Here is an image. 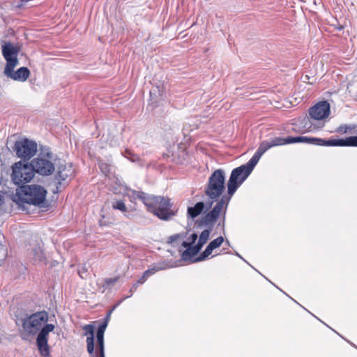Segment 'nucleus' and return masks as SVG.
Listing matches in <instances>:
<instances>
[{
	"instance_id": "obj_26",
	"label": "nucleus",
	"mask_w": 357,
	"mask_h": 357,
	"mask_svg": "<svg viewBox=\"0 0 357 357\" xmlns=\"http://www.w3.org/2000/svg\"><path fill=\"white\" fill-rule=\"evenodd\" d=\"M211 230L212 229L207 228L200 234L197 245L201 249L208 240Z\"/></svg>"
},
{
	"instance_id": "obj_7",
	"label": "nucleus",
	"mask_w": 357,
	"mask_h": 357,
	"mask_svg": "<svg viewBox=\"0 0 357 357\" xmlns=\"http://www.w3.org/2000/svg\"><path fill=\"white\" fill-rule=\"evenodd\" d=\"M35 173L31 162L24 163L19 161L13 166L12 180L17 185H24L31 181Z\"/></svg>"
},
{
	"instance_id": "obj_17",
	"label": "nucleus",
	"mask_w": 357,
	"mask_h": 357,
	"mask_svg": "<svg viewBox=\"0 0 357 357\" xmlns=\"http://www.w3.org/2000/svg\"><path fill=\"white\" fill-rule=\"evenodd\" d=\"M22 324V334L29 337L36 334L38 331L36 327V324L31 317V315L20 319Z\"/></svg>"
},
{
	"instance_id": "obj_10",
	"label": "nucleus",
	"mask_w": 357,
	"mask_h": 357,
	"mask_svg": "<svg viewBox=\"0 0 357 357\" xmlns=\"http://www.w3.org/2000/svg\"><path fill=\"white\" fill-rule=\"evenodd\" d=\"M15 151L17 157L24 160H29L37 151V144L28 139L17 141L15 143Z\"/></svg>"
},
{
	"instance_id": "obj_24",
	"label": "nucleus",
	"mask_w": 357,
	"mask_h": 357,
	"mask_svg": "<svg viewBox=\"0 0 357 357\" xmlns=\"http://www.w3.org/2000/svg\"><path fill=\"white\" fill-rule=\"evenodd\" d=\"M317 146H345L344 139H324L317 138Z\"/></svg>"
},
{
	"instance_id": "obj_28",
	"label": "nucleus",
	"mask_w": 357,
	"mask_h": 357,
	"mask_svg": "<svg viewBox=\"0 0 357 357\" xmlns=\"http://www.w3.org/2000/svg\"><path fill=\"white\" fill-rule=\"evenodd\" d=\"M227 208H225V209H223L222 213L219 218L220 221L218 223V227H220L223 234L225 233V225H226V213H227Z\"/></svg>"
},
{
	"instance_id": "obj_2",
	"label": "nucleus",
	"mask_w": 357,
	"mask_h": 357,
	"mask_svg": "<svg viewBox=\"0 0 357 357\" xmlns=\"http://www.w3.org/2000/svg\"><path fill=\"white\" fill-rule=\"evenodd\" d=\"M47 190L39 185H22L17 190L13 201L20 205L23 203L40 206L45 202Z\"/></svg>"
},
{
	"instance_id": "obj_27",
	"label": "nucleus",
	"mask_w": 357,
	"mask_h": 357,
	"mask_svg": "<svg viewBox=\"0 0 357 357\" xmlns=\"http://www.w3.org/2000/svg\"><path fill=\"white\" fill-rule=\"evenodd\" d=\"M162 269V268L160 267H153L145 271L142 277L139 278V282L144 283L149 276L155 274L157 271Z\"/></svg>"
},
{
	"instance_id": "obj_40",
	"label": "nucleus",
	"mask_w": 357,
	"mask_h": 357,
	"mask_svg": "<svg viewBox=\"0 0 357 357\" xmlns=\"http://www.w3.org/2000/svg\"><path fill=\"white\" fill-rule=\"evenodd\" d=\"M124 299H126V298H125V297H124L122 300L119 301V302L118 303H116V305L112 307V310H114L115 308H116V307H117V306H118L119 305H120V303H121Z\"/></svg>"
},
{
	"instance_id": "obj_6",
	"label": "nucleus",
	"mask_w": 357,
	"mask_h": 357,
	"mask_svg": "<svg viewBox=\"0 0 357 357\" xmlns=\"http://www.w3.org/2000/svg\"><path fill=\"white\" fill-rule=\"evenodd\" d=\"M52 159L53 155L49 148L41 149L38 157L31 161L36 173L43 176L50 175L55 169Z\"/></svg>"
},
{
	"instance_id": "obj_5",
	"label": "nucleus",
	"mask_w": 357,
	"mask_h": 357,
	"mask_svg": "<svg viewBox=\"0 0 357 357\" xmlns=\"http://www.w3.org/2000/svg\"><path fill=\"white\" fill-rule=\"evenodd\" d=\"M229 202V197H227V195L222 196L211 210L205 212L202 215L199 221V225L212 229L218 222L223 209L228 207Z\"/></svg>"
},
{
	"instance_id": "obj_36",
	"label": "nucleus",
	"mask_w": 357,
	"mask_h": 357,
	"mask_svg": "<svg viewBox=\"0 0 357 357\" xmlns=\"http://www.w3.org/2000/svg\"><path fill=\"white\" fill-rule=\"evenodd\" d=\"M352 128L351 126H348L347 125H342L339 126L336 131L340 133H347L349 130H351Z\"/></svg>"
},
{
	"instance_id": "obj_16",
	"label": "nucleus",
	"mask_w": 357,
	"mask_h": 357,
	"mask_svg": "<svg viewBox=\"0 0 357 357\" xmlns=\"http://www.w3.org/2000/svg\"><path fill=\"white\" fill-rule=\"evenodd\" d=\"M224 241L225 239L222 236H219L213 240L206 246L204 251L196 259L193 260V261H201L204 260L212 253L213 250L219 248Z\"/></svg>"
},
{
	"instance_id": "obj_31",
	"label": "nucleus",
	"mask_w": 357,
	"mask_h": 357,
	"mask_svg": "<svg viewBox=\"0 0 357 357\" xmlns=\"http://www.w3.org/2000/svg\"><path fill=\"white\" fill-rule=\"evenodd\" d=\"M122 154L125 158H127L128 159L130 160L132 162L137 161L139 159V158L137 155L134 154L131 151H130L128 149L125 150V151Z\"/></svg>"
},
{
	"instance_id": "obj_44",
	"label": "nucleus",
	"mask_w": 357,
	"mask_h": 357,
	"mask_svg": "<svg viewBox=\"0 0 357 357\" xmlns=\"http://www.w3.org/2000/svg\"><path fill=\"white\" fill-rule=\"evenodd\" d=\"M227 245H229V242L228 240L226 241Z\"/></svg>"
},
{
	"instance_id": "obj_13",
	"label": "nucleus",
	"mask_w": 357,
	"mask_h": 357,
	"mask_svg": "<svg viewBox=\"0 0 357 357\" xmlns=\"http://www.w3.org/2000/svg\"><path fill=\"white\" fill-rule=\"evenodd\" d=\"M310 117L314 120H321L330 114V105L326 101L319 102L309 110Z\"/></svg>"
},
{
	"instance_id": "obj_35",
	"label": "nucleus",
	"mask_w": 357,
	"mask_h": 357,
	"mask_svg": "<svg viewBox=\"0 0 357 357\" xmlns=\"http://www.w3.org/2000/svg\"><path fill=\"white\" fill-rule=\"evenodd\" d=\"M143 283L139 282V279L135 283L130 289V295L125 297V298H130L132 296V294L137 290L139 285L142 284Z\"/></svg>"
},
{
	"instance_id": "obj_15",
	"label": "nucleus",
	"mask_w": 357,
	"mask_h": 357,
	"mask_svg": "<svg viewBox=\"0 0 357 357\" xmlns=\"http://www.w3.org/2000/svg\"><path fill=\"white\" fill-rule=\"evenodd\" d=\"M28 257L35 264H45L46 257L39 244H34L28 253Z\"/></svg>"
},
{
	"instance_id": "obj_34",
	"label": "nucleus",
	"mask_w": 357,
	"mask_h": 357,
	"mask_svg": "<svg viewBox=\"0 0 357 357\" xmlns=\"http://www.w3.org/2000/svg\"><path fill=\"white\" fill-rule=\"evenodd\" d=\"M185 234L184 233L176 234L172 235L169 237L168 243H173L177 241L178 240H179L180 238H185Z\"/></svg>"
},
{
	"instance_id": "obj_18",
	"label": "nucleus",
	"mask_w": 357,
	"mask_h": 357,
	"mask_svg": "<svg viewBox=\"0 0 357 357\" xmlns=\"http://www.w3.org/2000/svg\"><path fill=\"white\" fill-rule=\"evenodd\" d=\"M281 145H284V138L275 137L271 141H263L257 151L262 155L270 148Z\"/></svg>"
},
{
	"instance_id": "obj_14",
	"label": "nucleus",
	"mask_w": 357,
	"mask_h": 357,
	"mask_svg": "<svg viewBox=\"0 0 357 357\" xmlns=\"http://www.w3.org/2000/svg\"><path fill=\"white\" fill-rule=\"evenodd\" d=\"M107 328V321H105L102 324H101L98 328L96 333V339L98 343V352H96L91 355V357H105V346H104V333L105 329Z\"/></svg>"
},
{
	"instance_id": "obj_41",
	"label": "nucleus",
	"mask_w": 357,
	"mask_h": 357,
	"mask_svg": "<svg viewBox=\"0 0 357 357\" xmlns=\"http://www.w3.org/2000/svg\"><path fill=\"white\" fill-rule=\"evenodd\" d=\"M124 299H126V298H125V297H124L122 300L119 301V302L118 303H116V305L112 307V310H114L115 308H116V307H117V306H118L119 305H120V303H121Z\"/></svg>"
},
{
	"instance_id": "obj_25",
	"label": "nucleus",
	"mask_w": 357,
	"mask_h": 357,
	"mask_svg": "<svg viewBox=\"0 0 357 357\" xmlns=\"http://www.w3.org/2000/svg\"><path fill=\"white\" fill-rule=\"evenodd\" d=\"M261 157V155L257 151H256L253 156L250 158V160L246 164L243 165L245 166L246 169L248 171H250V172H252Z\"/></svg>"
},
{
	"instance_id": "obj_11",
	"label": "nucleus",
	"mask_w": 357,
	"mask_h": 357,
	"mask_svg": "<svg viewBox=\"0 0 357 357\" xmlns=\"http://www.w3.org/2000/svg\"><path fill=\"white\" fill-rule=\"evenodd\" d=\"M20 47L9 41L1 42L2 54L6 61V66L18 65L17 56L20 52Z\"/></svg>"
},
{
	"instance_id": "obj_33",
	"label": "nucleus",
	"mask_w": 357,
	"mask_h": 357,
	"mask_svg": "<svg viewBox=\"0 0 357 357\" xmlns=\"http://www.w3.org/2000/svg\"><path fill=\"white\" fill-rule=\"evenodd\" d=\"M345 146H357V136L349 137L344 139Z\"/></svg>"
},
{
	"instance_id": "obj_37",
	"label": "nucleus",
	"mask_w": 357,
	"mask_h": 357,
	"mask_svg": "<svg viewBox=\"0 0 357 357\" xmlns=\"http://www.w3.org/2000/svg\"><path fill=\"white\" fill-rule=\"evenodd\" d=\"M310 123V119L307 116H305L301 122V125H303V127L307 130H309L311 128V126H307Z\"/></svg>"
},
{
	"instance_id": "obj_39",
	"label": "nucleus",
	"mask_w": 357,
	"mask_h": 357,
	"mask_svg": "<svg viewBox=\"0 0 357 357\" xmlns=\"http://www.w3.org/2000/svg\"><path fill=\"white\" fill-rule=\"evenodd\" d=\"M112 312H113V310H110L108 312V313H107V316H106V317H105V321H107H107H108V320L109 319L110 316H111V314L112 313Z\"/></svg>"
},
{
	"instance_id": "obj_20",
	"label": "nucleus",
	"mask_w": 357,
	"mask_h": 357,
	"mask_svg": "<svg viewBox=\"0 0 357 357\" xmlns=\"http://www.w3.org/2000/svg\"><path fill=\"white\" fill-rule=\"evenodd\" d=\"M293 143H305L317 146V137L298 136L284 138V145Z\"/></svg>"
},
{
	"instance_id": "obj_8",
	"label": "nucleus",
	"mask_w": 357,
	"mask_h": 357,
	"mask_svg": "<svg viewBox=\"0 0 357 357\" xmlns=\"http://www.w3.org/2000/svg\"><path fill=\"white\" fill-rule=\"evenodd\" d=\"M250 174L251 172L243 165L234 168L231 171L227 182V197H229L231 199Z\"/></svg>"
},
{
	"instance_id": "obj_23",
	"label": "nucleus",
	"mask_w": 357,
	"mask_h": 357,
	"mask_svg": "<svg viewBox=\"0 0 357 357\" xmlns=\"http://www.w3.org/2000/svg\"><path fill=\"white\" fill-rule=\"evenodd\" d=\"M127 196L131 202H135L136 199H139L146 205L149 194L142 191H137L132 189H128L126 192Z\"/></svg>"
},
{
	"instance_id": "obj_45",
	"label": "nucleus",
	"mask_w": 357,
	"mask_h": 357,
	"mask_svg": "<svg viewBox=\"0 0 357 357\" xmlns=\"http://www.w3.org/2000/svg\"><path fill=\"white\" fill-rule=\"evenodd\" d=\"M79 275H80V278H83V276L81 275L80 272H79Z\"/></svg>"
},
{
	"instance_id": "obj_43",
	"label": "nucleus",
	"mask_w": 357,
	"mask_h": 357,
	"mask_svg": "<svg viewBox=\"0 0 357 357\" xmlns=\"http://www.w3.org/2000/svg\"><path fill=\"white\" fill-rule=\"evenodd\" d=\"M236 255L240 257L241 259H243V257L238 254V253H236Z\"/></svg>"
},
{
	"instance_id": "obj_21",
	"label": "nucleus",
	"mask_w": 357,
	"mask_h": 357,
	"mask_svg": "<svg viewBox=\"0 0 357 357\" xmlns=\"http://www.w3.org/2000/svg\"><path fill=\"white\" fill-rule=\"evenodd\" d=\"M208 210V204H205L203 202H199L194 206H190L187 210V216L192 219H195L199 216L204 209Z\"/></svg>"
},
{
	"instance_id": "obj_30",
	"label": "nucleus",
	"mask_w": 357,
	"mask_h": 357,
	"mask_svg": "<svg viewBox=\"0 0 357 357\" xmlns=\"http://www.w3.org/2000/svg\"><path fill=\"white\" fill-rule=\"evenodd\" d=\"M98 166L102 173L104 174L105 176H108L111 173L110 165L103 161H99Z\"/></svg>"
},
{
	"instance_id": "obj_12",
	"label": "nucleus",
	"mask_w": 357,
	"mask_h": 357,
	"mask_svg": "<svg viewBox=\"0 0 357 357\" xmlns=\"http://www.w3.org/2000/svg\"><path fill=\"white\" fill-rule=\"evenodd\" d=\"M17 66V65L5 66L3 71L4 75L14 81L25 82L30 75V70L26 67H21L15 71L14 68Z\"/></svg>"
},
{
	"instance_id": "obj_42",
	"label": "nucleus",
	"mask_w": 357,
	"mask_h": 357,
	"mask_svg": "<svg viewBox=\"0 0 357 357\" xmlns=\"http://www.w3.org/2000/svg\"><path fill=\"white\" fill-rule=\"evenodd\" d=\"M2 203H3L2 197L0 195V206L2 204Z\"/></svg>"
},
{
	"instance_id": "obj_9",
	"label": "nucleus",
	"mask_w": 357,
	"mask_h": 357,
	"mask_svg": "<svg viewBox=\"0 0 357 357\" xmlns=\"http://www.w3.org/2000/svg\"><path fill=\"white\" fill-rule=\"evenodd\" d=\"M74 172L72 164H60L57 167L56 173L54 176V183L55 188L52 190V192L57 193L61 190L62 188H65L73 177Z\"/></svg>"
},
{
	"instance_id": "obj_1",
	"label": "nucleus",
	"mask_w": 357,
	"mask_h": 357,
	"mask_svg": "<svg viewBox=\"0 0 357 357\" xmlns=\"http://www.w3.org/2000/svg\"><path fill=\"white\" fill-rule=\"evenodd\" d=\"M31 315L38 331H39L36 338V344L39 353L44 357H48L50 356L48 335L54 331V325L52 324H45L49 319L48 313L46 311L37 312Z\"/></svg>"
},
{
	"instance_id": "obj_4",
	"label": "nucleus",
	"mask_w": 357,
	"mask_h": 357,
	"mask_svg": "<svg viewBox=\"0 0 357 357\" xmlns=\"http://www.w3.org/2000/svg\"><path fill=\"white\" fill-rule=\"evenodd\" d=\"M225 172L222 169L215 170L209 176L204 190L206 195L210 199L207 202L208 208H211L214 201H218L222 196L225 188Z\"/></svg>"
},
{
	"instance_id": "obj_29",
	"label": "nucleus",
	"mask_w": 357,
	"mask_h": 357,
	"mask_svg": "<svg viewBox=\"0 0 357 357\" xmlns=\"http://www.w3.org/2000/svg\"><path fill=\"white\" fill-rule=\"evenodd\" d=\"M112 208L115 210H119L123 213L127 211L126 204L122 200H115L112 202Z\"/></svg>"
},
{
	"instance_id": "obj_22",
	"label": "nucleus",
	"mask_w": 357,
	"mask_h": 357,
	"mask_svg": "<svg viewBox=\"0 0 357 357\" xmlns=\"http://www.w3.org/2000/svg\"><path fill=\"white\" fill-rule=\"evenodd\" d=\"M83 329L86 331L87 351L90 354H93L94 351V328L91 324L85 325Z\"/></svg>"
},
{
	"instance_id": "obj_19",
	"label": "nucleus",
	"mask_w": 357,
	"mask_h": 357,
	"mask_svg": "<svg viewBox=\"0 0 357 357\" xmlns=\"http://www.w3.org/2000/svg\"><path fill=\"white\" fill-rule=\"evenodd\" d=\"M181 246L186 248L181 254V259L183 261L190 260L191 258L196 255L201 250L197 245H190V243H188L187 241H183L181 243Z\"/></svg>"
},
{
	"instance_id": "obj_32",
	"label": "nucleus",
	"mask_w": 357,
	"mask_h": 357,
	"mask_svg": "<svg viewBox=\"0 0 357 357\" xmlns=\"http://www.w3.org/2000/svg\"><path fill=\"white\" fill-rule=\"evenodd\" d=\"M119 279V277H115L113 278H105L104 280V284H102V288L104 291L108 287L114 285Z\"/></svg>"
},
{
	"instance_id": "obj_3",
	"label": "nucleus",
	"mask_w": 357,
	"mask_h": 357,
	"mask_svg": "<svg viewBox=\"0 0 357 357\" xmlns=\"http://www.w3.org/2000/svg\"><path fill=\"white\" fill-rule=\"evenodd\" d=\"M145 206L149 212L161 220L168 221L176 215L172 208L173 204L167 197L149 195Z\"/></svg>"
},
{
	"instance_id": "obj_38",
	"label": "nucleus",
	"mask_w": 357,
	"mask_h": 357,
	"mask_svg": "<svg viewBox=\"0 0 357 357\" xmlns=\"http://www.w3.org/2000/svg\"><path fill=\"white\" fill-rule=\"evenodd\" d=\"M197 238H198L197 234L195 233H193L188 238V243H190V245H192V244H194L195 243V241H197Z\"/></svg>"
}]
</instances>
